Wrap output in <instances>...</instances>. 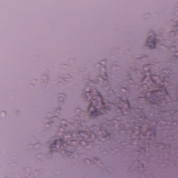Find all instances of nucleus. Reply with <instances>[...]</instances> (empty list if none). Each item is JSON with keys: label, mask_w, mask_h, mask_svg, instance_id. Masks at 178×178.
<instances>
[{"label": "nucleus", "mask_w": 178, "mask_h": 178, "mask_svg": "<svg viewBox=\"0 0 178 178\" xmlns=\"http://www.w3.org/2000/svg\"><path fill=\"white\" fill-rule=\"evenodd\" d=\"M156 38V35L153 34L147 39V46L149 47V48H155L156 47V43L159 42V40Z\"/></svg>", "instance_id": "2"}, {"label": "nucleus", "mask_w": 178, "mask_h": 178, "mask_svg": "<svg viewBox=\"0 0 178 178\" xmlns=\"http://www.w3.org/2000/svg\"><path fill=\"white\" fill-rule=\"evenodd\" d=\"M87 94H88V95H92V92L89 91V92H87Z\"/></svg>", "instance_id": "6"}, {"label": "nucleus", "mask_w": 178, "mask_h": 178, "mask_svg": "<svg viewBox=\"0 0 178 178\" xmlns=\"http://www.w3.org/2000/svg\"><path fill=\"white\" fill-rule=\"evenodd\" d=\"M159 92H158V91H154V92H152L151 93V97H152H152H154V94H159Z\"/></svg>", "instance_id": "4"}, {"label": "nucleus", "mask_w": 178, "mask_h": 178, "mask_svg": "<svg viewBox=\"0 0 178 178\" xmlns=\"http://www.w3.org/2000/svg\"><path fill=\"white\" fill-rule=\"evenodd\" d=\"M70 141V143H72V141H73V140H66V144H67V145H69V142Z\"/></svg>", "instance_id": "5"}, {"label": "nucleus", "mask_w": 178, "mask_h": 178, "mask_svg": "<svg viewBox=\"0 0 178 178\" xmlns=\"http://www.w3.org/2000/svg\"><path fill=\"white\" fill-rule=\"evenodd\" d=\"M57 144H59L60 148H62V147H64L65 144V139H59L58 140H54V145H51L50 148L52 149V148L56 149Z\"/></svg>", "instance_id": "3"}, {"label": "nucleus", "mask_w": 178, "mask_h": 178, "mask_svg": "<svg viewBox=\"0 0 178 178\" xmlns=\"http://www.w3.org/2000/svg\"><path fill=\"white\" fill-rule=\"evenodd\" d=\"M97 97L92 96L91 104L89 106V111H91V108H93L94 111H91V116H99L101 115V112L97 109V105H98V99L102 100V104L104 105V99H102V95L99 92H97ZM95 102V104H94Z\"/></svg>", "instance_id": "1"}, {"label": "nucleus", "mask_w": 178, "mask_h": 178, "mask_svg": "<svg viewBox=\"0 0 178 178\" xmlns=\"http://www.w3.org/2000/svg\"><path fill=\"white\" fill-rule=\"evenodd\" d=\"M104 109H106L107 111L109 110V108L108 107H104Z\"/></svg>", "instance_id": "7"}]
</instances>
